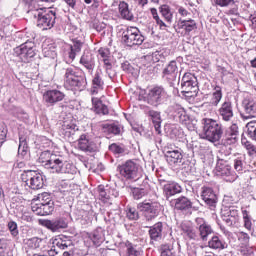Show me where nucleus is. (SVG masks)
<instances>
[{
	"label": "nucleus",
	"instance_id": "obj_60",
	"mask_svg": "<svg viewBox=\"0 0 256 256\" xmlns=\"http://www.w3.org/2000/svg\"><path fill=\"white\" fill-rule=\"evenodd\" d=\"M98 53L103 60L109 59V57H111V51L109 50V48H100L98 50Z\"/></svg>",
	"mask_w": 256,
	"mask_h": 256
},
{
	"label": "nucleus",
	"instance_id": "obj_13",
	"mask_svg": "<svg viewBox=\"0 0 256 256\" xmlns=\"http://www.w3.org/2000/svg\"><path fill=\"white\" fill-rule=\"evenodd\" d=\"M65 99V93L58 89L47 90L43 94V102L46 107H55Z\"/></svg>",
	"mask_w": 256,
	"mask_h": 256
},
{
	"label": "nucleus",
	"instance_id": "obj_58",
	"mask_svg": "<svg viewBox=\"0 0 256 256\" xmlns=\"http://www.w3.org/2000/svg\"><path fill=\"white\" fill-rule=\"evenodd\" d=\"M243 219H244V227L251 231V218H249V214L247 213V210L243 211Z\"/></svg>",
	"mask_w": 256,
	"mask_h": 256
},
{
	"label": "nucleus",
	"instance_id": "obj_61",
	"mask_svg": "<svg viewBox=\"0 0 256 256\" xmlns=\"http://www.w3.org/2000/svg\"><path fill=\"white\" fill-rule=\"evenodd\" d=\"M5 139H7V128L0 126V146L5 143Z\"/></svg>",
	"mask_w": 256,
	"mask_h": 256
},
{
	"label": "nucleus",
	"instance_id": "obj_63",
	"mask_svg": "<svg viewBox=\"0 0 256 256\" xmlns=\"http://www.w3.org/2000/svg\"><path fill=\"white\" fill-rule=\"evenodd\" d=\"M106 27H107V24H105L103 22H94L93 23V29H96L98 31V33H101V31L106 29Z\"/></svg>",
	"mask_w": 256,
	"mask_h": 256
},
{
	"label": "nucleus",
	"instance_id": "obj_28",
	"mask_svg": "<svg viewBox=\"0 0 256 256\" xmlns=\"http://www.w3.org/2000/svg\"><path fill=\"white\" fill-rule=\"evenodd\" d=\"M165 230V224L163 222H157L153 226L149 227L148 234L151 243L161 241L163 239V231Z\"/></svg>",
	"mask_w": 256,
	"mask_h": 256
},
{
	"label": "nucleus",
	"instance_id": "obj_43",
	"mask_svg": "<svg viewBox=\"0 0 256 256\" xmlns=\"http://www.w3.org/2000/svg\"><path fill=\"white\" fill-rule=\"evenodd\" d=\"M19 141L18 157L25 159V157H27V153H29V146L27 145V140H25V138L20 137Z\"/></svg>",
	"mask_w": 256,
	"mask_h": 256
},
{
	"label": "nucleus",
	"instance_id": "obj_3",
	"mask_svg": "<svg viewBox=\"0 0 256 256\" xmlns=\"http://www.w3.org/2000/svg\"><path fill=\"white\" fill-rule=\"evenodd\" d=\"M223 124L211 118L202 119V139L210 143H218L223 137Z\"/></svg>",
	"mask_w": 256,
	"mask_h": 256
},
{
	"label": "nucleus",
	"instance_id": "obj_45",
	"mask_svg": "<svg viewBox=\"0 0 256 256\" xmlns=\"http://www.w3.org/2000/svg\"><path fill=\"white\" fill-rule=\"evenodd\" d=\"M246 135L251 139L252 141H256V121L248 122L246 125Z\"/></svg>",
	"mask_w": 256,
	"mask_h": 256
},
{
	"label": "nucleus",
	"instance_id": "obj_50",
	"mask_svg": "<svg viewBox=\"0 0 256 256\" xmlns=\"http://www.w3.org/2000/svg\"><path fill=\"white\" fill-rule=\"evenodd\" d=\"M161 15L164 17V19L167 21V23H172L173 21V14L171 13V10L168 6H162L160 8Z\"/></svg>",
	"mask_w": 256,
	"mask_h": 256
},
{
	"label": "nucleus",
	"instance_id": "obj_51",
	"mask_svg": "<svg viewBox=\"0 0 256 256\" xmlns=\"http://www.w3.org/2000/svg\"><path fill=\"white\" fill-rule=\"evenodd\" d=\"M126 247H127V256H143V253L137 250V246H133L131 242H127Z\"/></svg>",
	"mask_w": 256,
	"mask_h": 256
},
{
	"label": "nucleus",
	"instance_id": "obj_4",
	"mask_svg": "<svg viewBox=\"0 0 256 256\" xmlns=\"http://www.w3.org/2000/svg\"><path fill=\"white\" fill-rule=\"evenodd\" d=\"M31 15L36 20L37 27L42 29V31H47V29H53L55 27V21L57 19L55 11L47 8H39L32 10Z\"/></svg>",
	"mask_w": 256,
	"mask_h": 256
},
{
	"label": "nucleus",
	"instance_id": "obj_2",
	"mask_svg": "<svg viewBox=\"0 0 256 256\" xmlns=\"http://www.w3.org/2000/svg\"><path fill=\"white\" fill-rule=\"evenodd\" d=\"M64 87L67 91H85L87 76L75 66L66 67L64 68Z\"/></svg>",
	"mask_w": 256,
	"mask_h": 256
},
{
	"label": "nucleus",
	"instance_id": "obj_54",
	"mask_svg": "<svg viewBox=\"0 0 256 256\" xmlns=\"http://www.w3.org/2000/svg\"><path fill=\"white\" fill-rule=\"evenodd\" d=\"M8 229L12 237H17V235H19V228L17 227V222L15 221L8 222Z\"/></svg>",
	"mask_w": 256,
	"mask_h": 256
},
{
	"label": "nucleus",
	"instance_id": "obj_19",
	"mask_svg": "<svg viewBox=\"0 0 256 256\" xmlns=\"http://www.w3.org/2000/svg\"><path fill=\"white\" fill-rule=\"evenodd\" d=\"M165 157L169 165H173L174 167H180V165H183V150H181V148H168L166 150Z\"/></svg>",
	"mask_w": 256,
	"mask_h": 256
},
{
	"label": "nucleus",
	"instance_id": "obj_5",
	"mask_svg": "<svg viewBox=\"0 0 256 256\" xmlns=\"http://www.w3.org/2000/svg\"><path fill=\"white\" fill-rule=\"evenodd\" d=\"M167 97V92L165 88L161 86H155L149 89L147 92H140L138 96V101H143L152 107H159Z\"/></svg>",
	"mask_w": 256,
	"mask_h": 256
},
{
	"label": "nucleus",
	"instance_id": "obj_35",
	"mask_svg": "<svg viewBox=\"0 0 256 256\" xmlns=\"http://www.w3.org/2000/svg\"><path fill=\"white\" fill-rule=\"evenodd\" d=\"M118 10L122 19H125L126 21H133V19H135L133 12L129 10V4L127 2L121 1L118 5Z\"/></svg>",
	"mask_w": 256,
	"mask_h": 256
},
{
	"label": "nucleus",
	"instance_id": "obj_31",
	"mask_svg": "<svg viewBox=\"0 0 256 256\" xmlns=\"http://www.w3.org/2000/svg\"><path fill=\"white\" fill-rule=\"evenodd\" d=\"M43 225L46 229L52 231V233H57V231H61V229H67V221L63 218L44 220Z\"/></svg>",
	"mask_w": 256,
	"mask_h": 256
},
{
	"label": "nucleus",
	"instance_id": "obj_14",
	"mask_svg": "<svg viewBox=\"0 0 256 256\" xmlns=\"http://www.w3.org/2000/svg\"><path fill=\"white\" fill-rule=\"evenodd\" d=\"M221 217L228 227H233L239 223V210L235 206L224 208L221 211Z\"/></svg>",
	"mask_w": 256,
	"mask_h": 256
},
{
	"label": "nucleus",
	"instance_id": "obj_29",
	"mask_svg": "<svg viewBox=\"0 0 256 256\" xmlns=\"http://www.w3.org/2000/svg\"><path fill=\"white\" fill-rule=\"evenodd\" d=\"M179 73V67L177 66V61L172 60L162 71L163 79L167 81H175L177 79V74Z\"/></svg>",
	"mask_w": 256,
	"mask_h": 256
},
{
	"label": "nucleus",
	"instance_id": "obj_64",
	"mask_svg": "<svg viewBox=\"0 0 256 256\" xmlns=\"http://www.w3.org/2000/svg\"><path fill=\"white\" fill-rule=\"evenodd\" d=\"M121 69H123L125 73H131V63H129V61H125L121 64Z\"/></svg>",
	"mask_w": 256,
	"mask_h": 256
},
{
	"label": "nucleus",
	"instance_id": "obj_26",
	"mask_svg": "<svg viewBox=\"0 0 256 256\" xmlns=\"http://www.w3.org/2000/svg\"><path fill=\"white\" fill-rule=\"evenodd\" d=\"M144 113L145 115H147V117H150L156 133H158V135H161V123H163V120L161 119V112L153 110L149 106H146Z\"/></svg>",
	"mask_w": 256,
	"mask_h": 256
},
{
	"label": "nucleus",
	"instance_id": "obj_10",
	"mask_svg": "<svg viewBox=\"0 0 256 256\" xmlns=\"http://www.w3.org/2000/svg\"><path fill=\"white\" fill-rule=\"evenodd\" d=\"M21 179L30 189H43V175L35 170L24 171Z\"/></svg>",
	"mask_w": 256,
	"mask_h": 256
},
{
	"label": "nucleus",
	"instance_id": "obj_59",
	"mask_svg": "<svg viewBox=\"0 0 256 256\" xmlns=\"http://www.w3.org/2000/svg\"><path fill=\"white\" fill-rule=\"evenodd\" d=\"M215 4L219 7H229L235 5V0H215Z\"/></svg>",
	"mask_w": 256,
	"mask_h": 256
},
{
	"label": "nucleus",
	"instance_id": "obj_17",
	"mask_svg": "<svg viewBox=\"0 0 256 256\" xmlns=\"http://www.w3.org/2000/svg\"><path fill=\"white\" fill-rule=\"evenodd\" d=\"M54 245H56L57 248L54 249L55 254H52V256H71V252L68 251L73 247L71 240L59 238L55 240Z\"/></svg>",
	"mask_w": 256,
	"mask_h": 256
},
{
	"label": "nucleus",
	"instance_id": "obj_9",
	"mask_svg": "<svg viewBox=\"0 0 256 256\" xmlns=\"http://www.w3.org/2000/svg\"><path fill=\"white\" fill-rule=\"evenodd\" d=\"M14 54L16 57L21 59L22 63H29V61L37 55V52H35V43L32 41H26L14 49Z\"/></svg>",
	"mask_w": 256,
	"mask_h": 256
},
{
	"label": "nucleus",
	"instance_id": "obj_23",
	"mask_svg": "<svg viewBox=\"0 0 256 256\" xmlns=\"http://www.w3.org/2000/svg\"><path fill=\"white\" fill-rule=\"evenodd\" d=\"M239 141V126L233 123L226 131L222 139L224 145H235Z\"/></svg>",
	"mask_w": 256,
	"mask_h": 256
},
{
	"label": "nucleus",
	"instance_id": "obj_44",
	"mask_svg": "<svg viewBox=\"0 0 256 256\" xmlns=\"http://www.w3.org/2000/svg\"><path fill=\"white\" fill-rule=\"evenodd\" d=\"M198 231H199V233H198L199 239H201L203 241H207V238L209 237V235H211V233H213V228H211V225L206 224V225L198 228Z\"/></svg>",
	"mask_w": 256,
	"mask_h": 256
},
{
	"label": "nucleus",
	"instance_id": "obj_55",
	"mask_svg": "<svg viewBox=\"0 0 256 256\" xmlns=\"http://www.w3.org/2000/svg\"><path fill=\"white\" fill-rule=\"evenodd\" d=\"M238 239L240 241V243H242V245H244V247H247V245H249V234L245 233V232H239L238 233Z\"/></svg>",
	"mask_w": 256,
	"mask_h": 256
},
{
	"label": "nucleus",
	"instance_id": "obj_33",
	"mask_svg": "<svg viewBox=\"0 0 256 256\" xmlns=\"http://www.w3.org/2000/svg\"><path fill=\"white\" fill-rule=\"evenodd\" d=\"M176 211H191L193 209V202L185 196H180L172 200Z\"/></svg>",
	"mask_w": 256,
	"mask_h": 256
},
{
	"label": "nucleus",
	"instance_id": "obj_53",
	"mask_svg": "<svg viewBox=\"0 0 256 256\" xmlns=\"http://www.w3.org/2000/svg\"><path fill=\"white\" fill-rule=\"evenodd\" d=\"M98 193L101 201H109L111 199V195L105 190V187L99 186L98 187Z\"/></svg>",
	"mask_w": 256,
	"mask_h": 256
},
{
	"label": "nucleus",
	"instance_id": "obj_22",
	"mask_svg": "<svg viewBox=\"0 0 256 256\" xmlns=\"http://www.w3.org/2000/svg\"><path fill=\"white\" fill-rule=\"evenodd\" d=\"M78 149L84 153H95L98 147L97 144L89 138L87 134H81L78 138Z\"/></svg>",
	"mask_w": 256,
	"mask_h": 256
},
{
	"label": "nucleus",
	"instance_id": "obj_24",
	"mask_svg": "<svg viewBox=\"0 0 256 256\" xmlns=\"http://www.w3.org/2000/svg\"><path fill=\"white\" fill-rule=\"evenodd\" d=\"M105 89V81L103 80V71L97 70L92 77L91 95H99Z\"/></svg>",
	"mask_w": 256,
	"mask_h": 256
},
{
	"label": "nucleus",
	"instance_id": "obj_27",
	"mask_svg": "<svg viewBox=\"0 0 256 256\" xmlns=\"http://www.w3.org/2000/svg\"><path fill=\"white\" fill-rule=\"evenodd\" d=\"M244 113L241 114L242 119H253L256 117V102L253 99L246 98L242 102Z\"/></svg>",
	"mask_w": 256,
	"mask_h": 256
},
{
	"label": "nucleus",
	"instance_id": "obj_7",
	"mask_svg": "<svg viewBox=\"0 0 256 256\" xmlns=\"http://www.w3.org/2000/svg\"><path fill=\"white\" fill-rule=\"evenodd\" d=\"M145 37L141 35V31L137 27H128L122 32V43L127 47H135V45H143Z\"/></svg>",
	"mask_w": 256,
	"mask_h": 256
},
{
	"label": "nucleus",
	"instance_id": "obj_21",
	"mask_svg": "<svg viewBox=\"0 0 256 256\" xmlns=\"http://www.w3.org/2000/svg\"><path fill=\"white\" fill-rule=\"evenodd\" d=\"M201 199L210 207L215 209L217 207V194L210 186H203L201 188Z\"/></svg>",
	"mask_w": 256,
	"mask_h": 256
},
{
	"label": "nucleus",
	"instance_id": "obj_52",
	"mask_svg": "<svg viewBox=\"0 0 256 256\" xmlns=\"http://www.w3.org/2000/svg\"><path fill=\"white\" fill-rule=\"evenodd\" d=\"M109 151L114 153V155H123V153H125V148H123L121 145L113 143L109 146Z\"/></svg>",
	"mask_w": 256,
	"mask_h": 256
},
{
	"label": "nucleus",
	"instance_id": "obj_16",
	"mask_svg": "<svg viewBox=\"0 0 256 256\" xmlns=\"http://www.w3.org/2000/svg\"><path fill=\"white\" fill-rule=\"evenodd\" d=\"M79 131V126H77V120L71 118L65 120L62 124L61 134L64 135L66 139L75 140V135Z\"/></svg>",
	"mask_w": 256,
	"mask_h": 256
},
{
	"label": "nucleus",
	"instance_id": "obj_1",
	"mask_svg": "<svg viewBox=\"0 0 256 256\" xmlns=\"http://www.w3.org/2000/svg\"><path fill=\"white\" fill-rule=\"evenodd\" d=\"M38 163H41L45 169H50L52 173H67L70 175L75 173V166L73 164L63 161V159L52 154L49 150L41 152Z\"/></svg>",
	"mask_w": 256,
	"mask_h": 256
},
{
	"label": "nucleus",
	"instance_id": "obj_37",
	"mask_svg": "<svg viewBox=\"0 0 256 256\" xmlns=\"http://www.w3.org/2000/svg\"><path fill=\"white\" fill-rule=\"evenodd\" d=\"M208 247L210 249L221 251L223 249H227V242H225V240L221 239L219 236H213L208 241Z\"/></svg>",
	"mask_w": 256,
	"mask_h": 256
},
{
	"label": "nucleus",
	"instance_id": "obj_11",
	"mask_svg": "<svg viewBox=\"0 0 256 256\" xmlns=\"http://www.w3.org/2000/svg\"><path fill=\"white\" fill-rule=\"evenodd\" d=\"M117 171L124 179H137L139 175V164L133 160H128L125 163L118 165Z\"/></svg>",
	"mask_w": 256,
	"mask_h": 256
},
{
	"label": "nucleus",
	"instance_id": "obj_49",
	"mask_svg": "<svg viewBox=\"0 0 256 256\" xmlns=\"http://www.w3.org/2000/svg\"><path fill=\"white\" fill-rule=\"evenodd\" d=\"M126 217L130 221H137L139 219V212L136 208L133 207H127L126 208Z\"/></svg>",
	"mask_w": 256,
	"mask_h": 256
},
{
	"label": "nucleus",
	"instance_id": "obj_20",
	"mask_svg": "<svg viewBox=\"0 0 256 256\" xmlns=\"http://www.w3.org/2000/svg\"><path fill=\"white\" fill-rule=\"evenodd\" d=\"M160 184L163 185V194L165 195L166 199L169 197H173V195H177L182 193L183 187L179 185V183L175 181H165L163 179H159Z\"/></svg>",
	"mask_w": 256,
	"mask_h": 256
},
{
	"label": "nucleus",
	"instance_id": "obj_48",
	"mask_svg": "<svg viewBox=\"0 0 256 256\" xmlns=\"http://www.w3.org/2000/svg\"><path fill=\"white\" fill-rule=\"evenodd\" d=\"M160 256H175L173 253V245L171 244H162L160 246Z\"/></svg>",
	"mask_w": 256,
	"mask_h": 256
},
{
	"label": "nucleus",
	"instance_id": "obj_32",
	"mask_svg": "<svg viewBox=\"0 0 256 256\" xmlns=\"http://www.w3.org/2000/svg\"><path fill=\"white\" fill-rule=\"evenodd\" d=\"M86 239L92 242L95 247H100V245L105 241V231L103 228H96L93 232L87 233Z\"/></svg>",
	"mask_w": 256,
	"mask_h": 256
},
{
	"label": "nucleus",
	"instance_id": "obj_12",
	"mask_svg": "<svg viewBox=\"0 0 256 256\" xmlns=\"http://www.w3.org/2000/svg\"><path fill=\"white\" fill-rule=\"evenodd\" d=\"M216 171L218 175L223 177V179H225V181H227L228 183H233V181L237 180V174L235 173V171H233L231 165L226 160H218L216 164Z\"/></svg>",
	"mask_w": 256,
	"mask_h": 256
},
{
	"label": "nucleus",
	"instance_id": "obj_18",
	"mask_svg": "<svg viewBox=\"0 0 256 256\" xmlns=\"http://www.w3.org/2000/svg\"><path fill=\"white\" fill-rule=\"evenodd\" d=\"M167 113L168 115H170V117L178 119L180 123H185L186 121H189V116L187 115L185 108H183L181 104H171L167 109Z\"/></svg>",
	"mask_w": 256,
	"mask_h": 256
},
{
	"label": "nucleus",
	"instance_id": "obj_15",
	"mask_svg": "<svg viewBox=\"0 0 256 256\" xmlns=\"http://www.w3.org/2000/svg\"><path fill=\"white\" fill-rule=\"evenodd\" d=\"M176 33H180V35H189L191 31H195L197 29V22L193 19H179L177 24L174 26Z\"/></svg>",
	"mask_w": 256,
	"mask_h": 256
},
{
	"label": "nucleus",
	"instance_id": "obj_56",
	"mask_svg": "<svg viewBox=\"0 0 256 256\" xmlns=\"http://www.w3.org/2000/svg\"><path fill=\"white\" fill-rule=\"evenodd\" d=\"M38 199H39V201H41L40 205H45V203H49V201H53V200H51V194H49L47 192L39 194Z\"/></svg>",
	"mask_w": 256,
	"mask_h": 256
},
{
	"label": "nucleus",
	"instance_id": "obj_40",
	"mask_svg": "<svg viewBox=\"0 0 256 256\" xmlns=\"http://www.w3.org/2000/svg\"><path fill=\"white\" fill-rule=\"evenodd\" d=\"M102 130L106 135H121V125L117 123L103 124Z\"/></svg>",
	"mask_w": 256,
	"mask_h": 256
},
{
	"label": "nucleus",
	"instance_id": "obj_57",
	"mask_svg": "<svg viewBox=\"0 0 256 256\" xmlns=\"http://www.w3.org/2000/svg\"><path fill=\"white\" fill-rule=\"evenodd\" d=\"M168 135L171 137V139H175V137H178L179 135V128L175 125L169 126Z\"/></svg>",
	"mask_w": 256,
	"mask_h": 256
},
{
	"label": "nucleus",
	"instance_id": "obj_46",
	"mask_svg": "<svg viewBox=\"0 0 256 256\" xmlns=\"http://www.w3.org/2000/svg\"><path fill=\"white\" fill-rule=\"evenodd\" d=\"M41 243H43V239L39 237H33L27 240L26 245L30 249H39V247H41Z\"/></svg>",
	"mask_w": 256,
	"mask_h": 256
},
{
	"label": "nucleus",
	"instance_id": "obj_38",
	"mask_svg": "<svg viewBox=\"0 0 256 256\" xmlns=\"http://www.w3.org/2000/svg\"><path fill=\"white\" fill-rule=\"evenodd\" d=\"M37 214L41 216L51 215L55 211V203L53 201L45 202V204H39L36 208Z\"/></svg>",
	"mask_w": 256,
	"mask_h": 256
},
{
	"label": "nucleus",
	"instance_id": "obj_36",
	"mask_svg": "<svg viewBox=\"0 0 256 256\" xmlns=\"http://www.w3.org/2000/svg\"><path fill=\"white\" fill-rule=\"evenodd\" d=\"M92 107L97 115H109V108L99 98H92Z\"/></svg>",
	"mask_w": 256,
	"mask_h": 256
},
{
	"label": "nucleus",
	"instance_id": "obj_42",
	"mask_svg": "<svg viewBox=\"0 0 256 256\" xmlns=\"http://www.w3.org/2000/svg\"><path fill=\"white\" fill-rule=\"evenodd\" d=\"M222 99H223V91L221 90V87L215 86L214 91L212 93L211 100H210L212 107H217L219 103H221Z\"/></svg>",
	"mask_w": 256,
	"mask_h": 256
},
{
	"label": "nucleus",
	"instance_id": "obj_47",
	"mask_svg": "<svg viewBox=\"0 0 256 256\" xmlns=\"http://www.w3.org/2000/svg\"><path fill=\"white\" fill-rule=\"evenodd\" d=\"M149 191L146 188H134L132 190L133 199L139 201V199H143L145 195H147Z\"/></svg>",
	"mask_w": 256,
	"mask_h": 256
},
{
	"label": "nucleus",
	"instance_id": "obj_62",
	"mask_svg": "<svg viewBox=\"0 0 256 256\" xmlns=\"http://www.w3.org/2000/svg\"><path fill=\"white\" fill-rule=\"evenodd\" d=\"M234 169L241 173L243 171V160L241 158H237L234 160Z\"/></svg>",
	"mask_w": 256,
	"mask_h": 256
},
{
	"label": "nucleus",
	"instance_id": "obj_25",
	"mask_svg": "<svg viewBox=\"0 0 256 256\" xmlns=\"http://www.w3.org/2000/svg\"><path fill=\"white\" fill-rule=\"evenodd\" d=\"M79 63L88 73L93 74V71H95V56L91 51L85 50L80 57Z\"/></svg>",
	"mask_w": 256,
	"mask_h": 256
},
{
	"label": "nucleus",
	"instance_id": "obj_41",
	"mask_svg": "<svg viewBox=\"0 0 256 256\" xmlns=\"http://www.w3.org/2000/svg\"><path fill=\"white\" fill-rule=\"evenodd\" d=\"M12 115L18 119V121H22V123H29V114L23 108H13Z\"/></svg>",
	"mask_w": 256,
	"mask_h": 256
},
{
	"label": "nucleus",
	"instance_id": "obj_8",
	"mask_svg": "<svg viewBox=\"0 0 256 256\" xmlns=\"http://www.w3.org/2000/svg\"><path fill=\"white\" fill-rule=\"evenodd\" d=\"M137 209L143 213L146 221H153L161 213V204L158 202L144 201L137 204Z\"/></svg>",
	"mask_w": 256,
	"mask_h": 256
},
{
	"label": "nucleus",
	"instance_id": "obj_39",
	"mask_svg": "<svg viewBox=\"0 0 256 256\" xmlns=\"http://www.w3.org/2000/svg\"><path fill=\"white\" fill-rule=\"evenodd\" d=\"M81 49H83V42L81 40H74L68 52L69 59L75 61V57H77L78 53H81Z\"/></svg>",
	"mask_w": 256,
	"mask_h": 256
},
{
	"label": "nucleus",
	"instance_id": "obj_34",
	"mask_svg": "<svg viewBox=\"0 0 256 256\" xmlns=\"http://www.w3.org/2000/svg\"><path fill=\"white\" fill-rule=\"evenodd\" d=\"M182 235L189 241H199V232L189 223L181 225Z\"/></svg>",
	"mask_w": 256,
	"mask_h": 256
},
{
	"label": "nucleus",
	"instance_id": "obj_30",
	"mask_svg": "<svg viewBox=\"0 0 256 256\" xmlns=\"http://www.w3.org/2000/svg\"><path fill=\"white\" fill-rule=\"evenodd\" d=\"M218 114L222 121H231L233 119V103L230 100L224 101L218 109Z\"/></svg>",
	"mask_w": 256,
	"mask_h": 256
},
{
	"label": "nucleus",
	"instance_id": "obj_6",
	"mask_svg": "<svg viewBox=\"0 0 256 256\" xmlns=\"http://www.w3.org/2000/svg\"><path fill=\"white\" fill-rule=\"evenodd\" d=\"M182 95L185 97H197L199 93V82L197 77L190 73L186 72L181 80Z\"/></svg>",
	"mask_w": 256,
	"mask_h": 256
}]
</instances>
